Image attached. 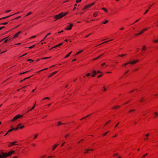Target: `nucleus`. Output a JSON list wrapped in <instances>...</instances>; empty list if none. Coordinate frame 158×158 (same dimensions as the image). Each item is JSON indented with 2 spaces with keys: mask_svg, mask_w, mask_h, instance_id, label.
Masks as SVG:
<instances>
[{
  "mask_svg": "<svg viewBox=\"0 0 158 158\" xmlns=\"http://www.w3.org/2000/svg\"><path fill=\"white\" fill-rule=\"evenodd\" d=\"M14 152V151H10L7 154L4 153L3 152H1V154H0V158H6L7 156H10Z\"/></svg>",
  "mask_w": 158,
  "mask_h": 158,
  "instance_id": "f257e3e1",
  "label": "nucleus"
},
{
  "mask_svg": "<svg viewBox=\"0 0 158 158\" xmlns=\"http://www.w3.org/2000/svg\"><path fill=\"white\" fill-rule=\"evenodd\" d=\"M22 116H23L22 115H20V114H18V115L15 116L12 119V120L11 121L12 122L16 120H17V119H18L19 118H20L22 117Z\"/></svg>",
  "mask_w": 158,
  "mask_h": 158,
  "instance_id": "f03ea898",
  "label": "nucleus"
},
{
  "mask_svg": "<svg viewBox=\"0 0 158 158\" xmlns=\"http://www.w3.org/2000/svg\"><path fill=\"white\" fill-rule=\"evenodd\" d=\"M62 17H63V13H61L60 14L56 15L55 17V18L56 19V20H57Z\"/></svg>",
  "mask_w": 158,
  "mask_h": 158,
  "instance_id": "7ed1b4c3",
  "label": "nucleus"
},
{
  "mask_svg": "<svg viewBox=\"0 0 158 158\" xmlns=\"http://www.w3.org/2000/svg\"><path fill=\"white\" fill-rule=\"evenodd\" d=\"M67 27L65 28L66 30H70L73 26V24L69 23Z\"/></svg>",
  "mask_w": 158,
  "mask_h": 158,
  "instance_id": "20e7f679",
  "label": "nucleus"
},
{
  "mask_svg": "<svg viewBox=\"0 0 158 158\" xmlns=\"http://www.w3.org/2000/svg\"><path fill=\"white\" fill-rule=\"evenodd\" d=\"M94 4V2H93L90 4L86 5L83 9V10L87 9V8L90 7Z\"/></svg>",
  "mask_w": 158,
  "mask_h": 158,
  "instance_id": "39448f33",
  "label": "nucleus"
},
{
  "mask_svg": "<svg viewBox=\"0 0 158 158\" xmlns=\"http://www.w3.org/2000/svg\"><path fill=\"white\" fill-rule=\"evenodd\" d=\"M19 12H18L17 13H15V14H13L12 15H9V16H7L5 17H4L0 18V20L2 19H5L7 18H8L9 17H10L11 16H13V15H15V14H19Z\"/></svg>",
  "mask_w": 158,
  "mask_h": 158,
  "instance_id": "423d86ee",
  "label": "nucleus"
},
{
  "mask_svg": "<svg viewBox=\"0 0 158 158\" xmlns=\"http://www.w3.org/2000/svg\"><path fill=\"white\" fill-rule=\"evenodd\" d=\"M139 61V60H132L130 62V64H133L136 63L138 61Z\"/></svg>",
  "mask_w": 158,
  "mask_h": 158,
  "instance_id": "0eeeda50",
  "label": "nucleus"
},
{
  "mask_svg": "<svg viewBox=\"0 0 158 158\" xmlns=\"http://www.w3.org/2000/svg\"><path fill=\"white\" fill-rule=\"evenodd\" d=\"M143 31L142 30L141 31H140L139 33H138V34H135V35H141L142 34L143 32Z\"/></svg>",
  "mask_w": 158,
  "mask_h": 158,
  "instance_id": "6e6552de",
  "label": "nucleus"
},
{
  "mask_svg": "<svg viewBox=\"0 0 158 158\" xmlns=\"http://www.w3.org/2000/svg\"><path fill=\"white\" fill-rule=\"evenodd\" d=\"M21 32V31H19V32H18L16 34H15L14 37V38H16L18 36V35Z\"/></svg>",
  "mask_w": 158,
  "mask_h": 158,
  "instance_id": "1a4fd4ad",
  "label": "nucleus"
},
{
  "mask_svg": "<svg viewBox=\"0 0 158 158\" xmlns=\"http://www.w3.org/2000/svg\"><path fill=\"white\" fill-rule=\"evenodd\" d=\"M58 72V71H56L55 72H54L52 73L48 77H51L52 75H54V74Z\"/></svg>",
  "mask_w": 158,
  "mask_h": 158,
  "instance_id": "9d476101",
  "label": "nucleus"
},
{
  "mask_svg": "<svg viewBox=\"0 0 158 158\" xmlns=\"http://www.w3.org/2000/svg\"><path fill=\"white\" fill-rule=\"evenodd\" d=\"M63 44V43H61L59 44L54 46L53 47V48H56V47L60 46H61Z\"/></svg>",
  "mask_w": 158,
  "mask_h": 158,
  "instance_id": "9b49d317",
  "label": "nucleus"
},
{
  "mask_svg": "<svg viewBox=\"0 0 158 158\" xmlns=\"http://www.w3.org/2000/svg\"><path fill=\"white\" fill-rule=\"evenodd\" d=\"M51 33H48V34L44 37V38L43 39V40H41V42H42L47 37V36L50 35L51 34Z\"/></svg>",
  "mask_w": 158,
  "mask_h": 158,
  "instance_id": "f8f14e48",
  "label": "nucleus"
},
{
  "mask_svg": "<svg viewBox=\"0 0 158 158\" xmlns=\"http://www.w3.org/2000/svg\"><path fill=\"white\" fill-rule=\"evenodd\" d=\"M149 135V134L148 133L147 134L145 135V136L146 137V138L144 139V140H148V137Z\"/></svg>",
  "mask_w": 158,
  "mask_h": 158,
  "instance_id": "ddd939ff",
  "label": "nucleus"
},
{
  "mask_svg": "<svg viewBox=\"0 0 158 158\" xmlns=\"http://www.w3.org/2000/svg\"><path fill=\"white\" fill-rule=\"evenodd\" d=\"M31 77V76H30V77H28L27 78H24L23 80H21L20 81V82H22L23 81H24L25 80H26V79H29V78H30Z\"/></svg>",
  "mask_w": 158,
  "mask_h": 158,
  "instance_id": "4468645a",
  "label": "nucleus"
},
{
  "mask_svg": "<svg viewBox=\"0 0 158 158\" xmlns=\"http://www.w3.org/2000/svg\"><path fill=\"white\" fill-rule=\"evenodd\" d=\"M72 53V51L70 52L67 55H66L64 57L65 58H66L68 57L71 54V53Z\"/></svg>",
  "mask_w": 158,
  "mask_h": 158,
  "instance_id": "2eb2a0df",
  "label": "nucleus"
},
{
  "mask_svg": "<svg viewBox=\"0 0 158 158\" xmlns=\"http://www.w3.org/2000/svg\"><path fill=\"white\" fill-rule=\"evenodd\" d=\"M89 150L93 151V149H86V151L85 152V153H87Z\"/></svg>",
  "mask_w": 158,
  "mask_h": 158,
  "instance_id": "dca6fc26",
  "label": "nucleus"
},
{
  "mask_svg": "<svg viewBox=\"0 0 158 158\" xmlns=\"http://www.w3.org/2000/svg\"><path fill=\"white\" fill-rule=\"evenodd\" d=\"M130 64V62H128L127 63H125L123 65V66H124L125 67L127 65V64Z\"/></svg>",
  "mask_w": 158,
  "mask_h": 158,
  "instance_id": "f3484780",
  "label": "nucleus"
},
{
  "mask_svg": "<svg viewBox=\"0 0 158 158\" xmlns=\"http://www.w3.org/2000/svg\"><path fill=\"white\" fill-rule=\"evenodd\" d=\"M98 15V13L97 12H94V13L93 15L94 17H96Z\"/></svg>",
  "mask_w": 158,
  "mask_h": 158,
  "instance_id": "a211bd4d",
  "label": "nucleus"
},
{
  "mask_svg": "<svg viewBox=\"0 0 158 158\" xmlns=\"http://www.w3.org/2000/svg\"><path fill=\"white\" fill-rule=\"evenodd\" d=\"M113 40V39H111V40H108V41H105V42H104L102 43V44H100L99 45H101V44H104V43H107V42H109V41H112V40Z\"/></svg>",
  "mask_w": 158,
  "mask_h": 158,
  "instance_id": "6ab92c4d",
  "label": "nucleus"
},
{
  "mask_svg": "<svg viewBox=\"0 0 158 158\" xmlns=\"http://www.w3.org/2000/svg\"><path fill=\"white\" fill-rule=\"evenodd\" d=\"M17 142L16 141H15L14 142H11L10 143V144L11 145H15V143Z\"/></svg>",
  "mask_w": 158,
  "mask_h": 158,
  "instance_id": "aec40b11",
  "label": "nucleus"
},
{
  "mask_svg": "<svg viewBox=\"0 0 158 158\" xmlns=\"http://www.w3.org/2000/svg\"><path fill=\"white\" fill-rule=\"evenodd\" d=\"M102 9L104 10L106 12H107V10L105 8L103 7L102 8Z\"/></svg>",
  "mask_w": 158,
  "mask_h": 158,
  "instance_id": "412c9836",
  "label": "nucleus"
},
{
  "mask_svg": "<svg viewBox=\"0 0 158 158\" xmlns=\"http://www.w3.org/2000/svg\"><path fill=\"white\" fill-rule=\"evenodd\" d=\"M58 146V144H56V145H55L54 146H53V147L52 148V150L53 151L56 147L57 146Z\"/></svg>",
  "mask_w": 158,
  "mask_h": 158,
  "instance_id": "4be33fe9",
  "label": "nucleus"
},
{
  "mask_svg": "<svg viewBox=\"0 0 158 158\" xmlns=\"http://www.w3.org/2000/svg\"><path fill=\"white\" fill-rule=\"evenodd\" d=\"M83 51V50H82L81 51H79V52H77V53L75 54V55H78V54H80V53H81Z\"/></svg>",
  "mask_w": 158,
  "mask_h": 158,
  "instance_id": "5701e85b",
  "label": "nucleus"
},
{
  "mask_svg": "<svg viewBox=\"0 0 158 158\" xmlns=\"http://www.w3.org/2000/svg\"><path fill=\"white\" fill-rule=\"evenodd\" d=\"M154 114H155V116H154V118H156V116H158V113L156 112H155Z\"/></svg>",
  "mask_w": 158,
  "mask_h": 158,
  "instance_id": "b1692460",
  "label": "nucleus"
},
{
  "mask_svg": "<svg viewBox=\"0 0 158 158\" xmlns=\"http://www.w3.org/2000/svg\"><path fill=\"white\" fill-rule=\"evenodd\" d=\"M109 132V131H108L107 132H105L102 135L103 136H105Z\"/></svg>",
  "mask_w": 158,
  "mask_h": 158,
  "instance_id": "393cba45",
  "label": "nucleus"
},
{
  "mask_svg": "<svg viewBox=\"0 0 158 158\" xmlns=\"http://www.w3.org/2000/svg\"><path fill=\"white\" fill-rule=\"evenodd\" d=\"M14 129H15L14 128H12L11 129H10V130H8L7 131V133H8L9 132H11V131H13V130H14Z\"/></svg>",
  "mask_w": 158,
  "mask_h": 158,
  "instance_id": "a878e982",
  "label": "nucleus"
},
{
  "mask_svg": "<svg viewBox=\"0 0 158 158\" xmlns=\"http://www.w3.org/2000/svg\"><path fill=\"white\" fill-rule=\"evenodd\" d=\"M120 107V106H114L113 109H117V108H119Z\"/></svg>",
  "mask_w": 158,
  "mask_h": 158,
  "instance_id": "bb28decb",
  "label": "nucleus"
},
{
  "mask_svg": "<svg viewBox=\"0 0 158 158\" xmlns=\"http://www.w3.org/2000/svg\"><path fill=\"white\" fill-rule=\"evenodd\" d=\"M29 71H30V70L27 71H26V72H24L23 73H20V74H24L27 73H28V72H29Z\"/></svg>",
  "mask_w": 158,
  "mask_h": 158,
  "instance_id": "cd10ccee",
  "label": "nucleus"
},
{
  "mask_svg": "<svg viewBox=\"0 0 158 158\" xmlns=\"http://www.w3.org/2000/svg\"><path fill=\"white\" fill-rule=\"evenodd\" d=\"M90 115V114H89V115H87V116H85V117H83V118H81V120H83V119H84V118H86L87 117H88V116H89Z\"/></svg>",
  "mask_w": 158,
  "mask_h": 158,
  "instance_id": "c85d7f7f",
  "label": "nucleus"
},
{
  "mask_svg": "<svg viewBox=\"0 0 158 158\" xmlns=\"http://www.w3.org/2000/svg\"><path fill=\"white\" fill-rule=\"evenodd\" d=\"M146 50V47L145 46H143V47L142 48V51H143V50Z\"/></svg>",
  "mask_w": 158,
  "mask_h": 158,
  "instance_id": "c756f323",
  "label": "nucleus"
},
{
  "mask_svg": "<svg viewBox=\"0 0 158 158\" xmlns=\"http://www.w3.org/2000/svg\"><path fill=\"white\" fill-rule=\"evenodd\" d=\"M32 14V12H29L26 15V16H27L30 15H31Z\"/></svg>",
  "mask_w": 158,
  "mask_h": 158,
  "instance_id": "7c9ffc66",
  "label": "nucleus"
},
{
  "mask_svg": "<svg viewBox=\"0 0 158 158\" xmlns=\"http://www.w3.org/2000/svg\"><path fill=\"white\" fill-rule=\"evenodd\" d=\"M92 73H94V74L95 75H96L97 74V73L95 70H94L92 72Z\"/></svg>",
  "mask_w": 158,
  "mask_h": 158,
  "instance_id": "2f4dec72",
  "label": "nucleus"
},
{
  "mask_svg": "<svg viewBox=\"0 0 158 158\" xmlns=\"http://www.w3.org/2000/svg\"><path fill=\"white\" fill-rule=\"evenodd\" d=\"M51 58L50 57H44V58H42V59H43H43H48V58Z\"/></svg>",
  "mask_w": 158,
  "mask_h": 158,
  "instance_id": "473e14b6",
  "label": "nucleus"
},
{
  "mask_svg": "<svg viewBox=\"0 0 158 158\" xmlns=\"http://www.w3.org/2000/svg\"><path fill=\"white\" fill-rule=\"evenodd\" d=\"M10 40V39H6V40H5L4 42V43H6L8 41V40Z\"/></svg>",
  "mask_w": 158,
  "mask_h": 158,
  "instance_id": "72a5a7b5",
  "label": "nucleus"
},
{
  "mask_svg": "<svg viewBox=\"0 0 158 158\" xmlns=\"http://www.w3.org/2000/svg\"><path fill=\"white\" fill-rule=\"evenodd\" d=\"M7 38V37H6L5 38H4L0 40V42H2V41L6 39Z\"/></svg>",
  "mask_w": 158,
  "mask_h": 158,
  "instance_id": "f704fd0d",
  "label": "nucleus"
},
{
  "mask_svg": "<svg viewBox=\"0 0 158 158\" xmlns=\"http://www.w3.org/2000/svg\"><path fill=\"white\" fill-rule=\"evenodd\" d=\"M20 18H21V16H18L17 17H16V18H15L14 19H13V20H14V19L17 20V19H18Z\"/></svg>",
  "mask_w": 158,
  "mask_h": 158,
  "instance_id": "c9c22d12",
  "label": "nucleus"
},
{
  "mask_svg": "<svg viewBox=\"0 0 158 158\" xmlns=\"http://www.w3.org/2000/svg\"><path fill=\"white\" fill-rule=\"evenodd\" d=\"M50 99V98L48 97H45V98H44L43 99V100H45V99Z\"/></svg>",
  "mask_w": 158,
  "mask_h": 158,
  "instance_id": "e433bc0d",
  "label": "nucleus"
},
{
  "mask_svg": "<svg viewBox=\"0 0 158 158\" xmlns=\"http://www.w3.org/2000/svg\"><path fill=\"white\" fill-rule=\"evenodd\" d=\"M7 23H8V22H5V23H1V24L3 25H5L7 24Z\"/></svg>",
  "mask_w": 158,
  "mask_h": 158,
  "instance_id": "4c0bfd02",
  "label": "nucleus"
},
{
  "mask_svg": "<svg viewBox=\"0 0 158 158\" xmlns=\"http://www.w3.org/2000/svg\"><path fill=\"white\" fill-rule=\"evenodd\" d=\"M35 107V105H34L33 106V107H32V108H31L29 110H33L34 108Z\"/></svg>",
  "mask_w": 158,
  "mask_h": 158,
  "instance_id": "58836bf2",
  "label": "nucleus"
},
{
  "mask_svg": "<svg viewBox=\"0 0 158 158\" xmlns=\"http://www.w3.org/2000/svg\"><path fill=\"white\" fill-rule=\"evenodd\" d=\"M47 69H48V68H46L43 69H42V70H41L38 71V72H40V71H43V70H47Z\"/></svg>",
  "mask_w": 158,
  "mask_h": 158,
  "instance_id": "ea45409f",
  "label": "nucleus"
},
{
  "mask_svg": "<svg viewBox=\"0 0 158 158\" xmlns=\"http://www.w3.org/2000/svg\"><path fill=\"white\" fill-rule=\"evenodd\" d=\"M108 21L107 20H106L104 22H103V24H106L108 22Z\"/></svg>",
  "mask_w": 158,
  "mask_h": 158,
  "instance_id": "a19ab883",
  "label": "nucleus"
},
{
  "mask_svg": "<svg viewBox=\"0 0 158 158\" xmlns=\"http://www.w3.org/2000/svg\"><path fill=\"white\" fill-rule=\"evenodd\" d=\"M35 46V45H34L32 46L29 47L28 48L30 49H31V48H33Z\"/></svg>",
  "mask_w": 158,
  "mask_h": 158,
  "instance_id": "79ce46f5",
  "label": "nucleus"
},
{
  "mask_svg": "<svg viewBox=\"0 0 158 158\" xmlns=\"http://www.w3.org/2000/svg\"><path fill=\"white\" fill-rule=\"evenodd\" d=\"M126 54H123V55H118V56H120V57H123V56H125V55H126Z\"/></svg>",
  "mask_w": 158,
  "mask_h": 158,
  "instance_id": "37998d69",
  "label": "nucleus"
},
{
  "mask_svg": "<svg viewBox=\"0 0 158 158\" xmlns=\"http://www.w3.org/2000/svg\"><path fill=\"white\" fill-rule=\"evenodd\" d=\"M37 136H38L37 134L35 135V136H34V139H36L37 137Z\"/></svg>",
  "mask_w": 158,
  "mask_h": 158,
  "instance_id": "c03bdc74",
  "label": "nucleus"
},
{
  "mask_svg": "<svg viewBox=\"0 0 158 158\" xmlns=\"http://www.w3.org/2000/svg\"><path fill=\"white\" fill-rule=\"evenodd\" d=\"M99 58V56H98V57L93 59L92 60H96L98 59Z\"/></svg>",
  "mask_w": 158,
  "mask_h": 158,
  "instance_id": "a18cd8bd",
  "label": "nucleus"
},
{
  "mask_svg": "<svg viewBox=\"0 0 158 158\" xmlns=\"http://www.w3.org/2000/svg\"><path fill=\"white\" fill-rule=\"evenodd\" d=\"M103 91H105L106 90V88L105 87V86H103Z\"/></svg>",
  "mask_w": 158,
  "mask_h": 158,
  "instance_id": "49530a36",
  "label": "nucleus"
},
{
  "mask_svg": "<svg viewBox=\"0 0 158 158\" xmlns=\"http://www.w3.org/2000/svg\"><path fill=\"white\" fill-rule=\"evenodd\" d=\"M148 153L145 154L144 155H143L142 157H143V158L145 157L147 155H148Z\"/></svg>",
  "mask_w": 158,
  "mask_h": 158,
  "instance_id": "de8ad7c7",
  "label": "nucleus"
},
{
  "mask_svg": "<svg viewBox=\"0 0 158 158\" xmlns=\"http://www.w3.org/2000/svg\"><path fill=\"white\" fill-rule=\"evenodd\" d=\"M154 42V43H157L158 42V39L157 40H154L153 41Z\"/></svg>",
  "mask_w": 158,
  "mask_h": 158,
  "instance_id": "09e8293b",
  "label": "nucleus"
},
{
  "mask_svg": "<svg viewBox=\"0 0 158 158\" xmlns=\"http://www.w3.org/2000/svg\"><path fill=\"white\" fill-rule=\"evenodd\" d=\"M81 0H76V2L77 3L80 2H81Z\"/></svg>",
  "mask_w": 158,
  "mask_h": 158,
  "instance_id": "8fccbe9b",
  "label": "nucleus"
},
{
  "mask_svg": "<svg viewBox=\"0 0 158 158\" xmlns=\"http://www.w3.org/2000/svg\"><path fill=\"white\" fill-rule=\"evenodd\" d=\"M14 128L15 129H14V130H17L18 129H19V127H17L16 128Z\"/></svg>",
  "mask_w": 158,
  "mask_h": 158,
  "instance_id": "3c124183",
  "label": "nucleus"
},
{
  "mask_svg": "<svg viewBox=\"0 0 158 158\" xmlns=\"http://www.w3.org/2000/svg\"><path fill=\"white\" fill-rule=\"evenodd\" d=\"M27 54V53H26L23 54V55L20 56V57H23V56H24L26 55Z\"/></svg>",
  "mask_w": 158,
  "mask_h": 158,
  "instance_id": "603ef678",
  "label": "nucleus"
},
{
  "mask_svg": "<svg viewBox=\"0 0 158 158\" xmlns=\"http://www.w3.org/2000/svg\"><path fill=\"white\" fill-rule=\"evenodd\" d=\"M62 124L61 122H58V125H61Z\"/></svg>",
  "mask_w": 158,
  "mask_h": 158,
  "instance_id": "864d4df0",
  "label": "nucleus"
},
{
  "mask_svg": "<svg viewBox=\"0 0 158 158\" xmlns=\"http://www.w3.org/2000/svg\"><path fill=\"white\" fill-rule=\"evenodd\" d=\"M148 10H149V9H148V10H146V12L144 13V15L146 14L148 12Z\"/></svg>",
  "mask_w": 158,
  "mask_h": 158,
  "instance_id": "5fc2aeb1",
  "label": "nucleus"
},
{
  "mask_svg": "<svg viewBox=\"0 0 158 158\" xmlns=\"http://www.w3.org/2000/svg\"><path fill=\"white\" fill-rule=\"evenodd\" d=\"M90 75V73H87L85 76H89Z\"/></svg>",
  "mask_w": 158,
  "mask_h": 158,
  "instance_id": "6e6d98bb",
  "label": "nucleus"
},
{
  "mask_svg": "<svg viewBox=\"0 0 158 158\" xmlns=\"http://www.w3.org/2000/svg\"><path fill=\"white\" fill-rule=\"evenodd\" d=\"M27 60L28 61H31L32 62L33 61V60L31 59H27Z\"/></svg>",
  "mask_w": 158,
  "mask_h": 158,
  "instance_id": "4d7b16f0",
  "label": "nucleus"
},
{
  "mask_svg": "<svg viewBox=\"0 0 158 158\" xmlns=\"http://www.w3.org/2000/svg\"><path fill=\"white\" fill-rule=\"evenodd\" d=\"M119 123V122H118V123H117L116 124V125L114 127H116L118 125Z\"/></svg>",
  "mask_w": 158,
  "mask_h": 158,
  "instance_id": "13d9d810",
  "label": "nucleus"
},
{
  "mask_svg": "<svg viewBox=\"0 0 158 158\" xmlns=\"http://www.w3.org/2000/svg\"><path fill=\"white\" fill-rule=\"evenodd\" d=\"M36 37V35H34V36H32L31 37H30V38H35Z\"/></svg>",
  "mask_w": 158,
  "mask_h": 158,
  "instance_id": "bf43d9fd",
  "label": "nucleus"
},
{
  "mask_svg": "<svg viewBox=\"0 0 158 158\" xmlns=\"http://www.w3.org/2000/svg\"><path fill=\"white\" fill-rule=\"evenodd\" d=\"M102 74L99 75L98 76V77L99 78V77H101L102 76Z\"/></svg>",
  "mask_w": 158,
  "mask_h": 158,
  "instance_id": "052dcab7",
  "label": "nucleus"
},
{
  "mask_svg": "<svg viewBox=\"0 0 158 158\" xmlns=\"http://www.w3.org/2000/svg\"><path fill=\"white\" fill-rule=\"evenodd\" d=\"M67 14V13H66L64 14H63V17L65 16V15H66Z\"/></svg>",
  "mask_w": 158,
  "mask_h": 158,
  "instance_id": "680f3d73",
  "label": "nucleus"
},
{
  "mask_svg": "<svg viewBox=\"0 0 158 158\" xmlns=\"http://www.w3.org/2000/svg\"><path fill=\"white\" fill-rule=\"evenodd\" d=\"M147 29H148L147 28H144V29H143V31H146Z\"/></svg>",
  "mask_w": 158,
  "mask_h": 158,
  "instance_id": "e2e57ef3",
  "label": "nucleus"
},
{
  "mask_svg": "<svg viewBox=\"0 0 158 158\" xmlns=\"http://www.w3.org/2000/svg\"><path fill=\"white\" fill-rule=\"evenodd\" d=\"M5 27L2 26L0 27V30L2 29V28H4Z\"/></svg>",
  "mask_w": 158,
  "mask_h": 158,
  "instance_id": "0e129e2a",
  "label": "nucleus"
},
{
  "mask_svg": "<svg viewBox=\"0 0 158 158\" xmlns=\"http://www.w3.org/2000/svg\"><path fill=\"white\" fill-rule=\"evenodd\" d=\"M143 98H141V99H140V101L141 102H143Z\"/></svg>",
  "mask_w": 158,
  "mask_h": 158,
  "instance_id": "69168bd1",
  "label": "nucleus"
},
{
  "mask_svg": "<svg viewBox=\"0 0 158 158\" xmlns=\"http://www.w3.org/2000/svg\"><path fill=\"white\" fill-rule=\"evenodd\" d=\"M10 11H11V10H9L6 11V13H8V12H10Z\"/></svg>",
  "mask_w": 158,
  "mask_h": 158,
  "instance_id": "338daca9",
  "label": "nucleus"
},
{
  "mask_svg": "<svg viewBox=\"0 0 158 158\" xmlns=\"http://www.w3.org/2000/svg\"><path fill=\"white\" fill-rule=\"evenodd\" d=\"M69 135V134H68L67 135H65L64 136V137L65 138H66Z\"/></svg>",
  "mask_w": 158,
  "mask_h": 158,
  "instance_id": "774afa93",
  "label": "nucleus"
}]
</instances>
